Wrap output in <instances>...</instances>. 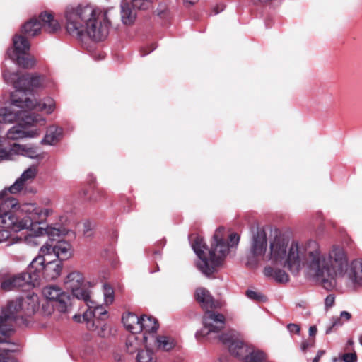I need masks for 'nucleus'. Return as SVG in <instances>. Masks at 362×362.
Listing matches in <instances>:
<instances>
[{
	"instance_id": "35",
	"label": "nucleus",
	"mask_w": 362,
	"mask_h": 362,
	"mask_svg": "<svg viewBox=\"0 0 362 362\" xmlns=\"http://www.w3.org/2000/svg\"><path fill=\"white\" fill-rule=\"evenodd\" d=\"M22 156L33 159L40 157L37 148L31 144H22Z\"/></svg>"
},
{
	"instance_id": "25",
	"label": "nucleus",
	"mask_w": 362,
	"mask_h": 362,
	"mask_svg": "<svg viewBox=\"0 0 362 362\" xmlns=\"http://www.w3.org/2000/svg\"><path fill=\"white\" fill-rule=\"evenodd\" d=\"M20 303L16 306L21 308L23 318L33 315L39 306L38 296L34 293L28 295L25 298H18Z\"/></svg>"
},
{
	"instance_id": "30",
	"label": "nucleus",
	"mask_w": 362,
	"mask_h": 362,
	"mask_svg": "<svg viewBox=\"0 0 362 362\" xmlns=\"http://www.w3.org/2000/svg\"><path fill=\"white\" fill-rule=\"evenodd\" d=\"M62 134V129L55 126H50L41 143L44 144L53 145L59 140Z\"/></svg>"
},
{
	"instance_id": "9",
	"label": "nucleus",
	"mask_w": 362,
	"mask_h": 362,
	"mask_svg": "<svg viewBox=\"0 0 362 362\" xmlns=\"http://www.w3.org/2000/svg\"><path fill=\"white\" fill-rule=\"evenodd\" d=\"M18 303V298L8 302L7 307L0 315V343L8 342V339L13 332V322L18 319L24 320L21 308L16 306Z\"/></svg>"
},
{
	"instance_id": "42",
	"label": "nucleus",
	"mask_w": 362,
	"mask_h": 362,
	"mask_svg": "<svg viewBox=\"0 0 362 362\" xmlns=\"http://www.w3.org/2000/svg\"><path fill=\"white\" fill-rule=\"evenodd\" d=\"M246 294L249 298L252 299V300H256L258 301L264 300L265 298L264 296H263L260 293H258V292H256L254 291L249 290L247 291Z\"/></svg>"
},
{
	"instance_id": "19",
	"label": "nucleus",
	"mask_w": 362,
	"mask_h": 362,
	"mask_svg": "<svg viewBox=\"0 0 362 362\" xmlns=\"http://www.w3.org/2000/svg\"><path fill=\"white\" fill-rule=\"evenodd\" d=\"M225 322L226 318L223 314L207 310L203 316V332L206 334L219 332L224 328Z\"/></svg>"
},
{
	"instance_id": "50",
	"label": "nucleus",
	"mask_w": 362,
	"mask_h": 362,
	"mask_svg": "<svg viewBox=\"0 0 362 362\" xmlns=\"http://www.w3.org/2000/svg\"><path fill=\"white\" fill-rule=\"evenodd\" d=\"M309 335L310 337L315 336L317 332V329L315 326H311L309 328Z\"/></svg>"
},
{
	"instance_id": "2",
	"label": "nucleus",
	"mask_w": 362,
	"mask_h": 362,
	"mask_svg": "<svg viewBox=\"0 0 362 362\" xmlns=\"http://www.w3.org/2000/svg\"><path fill=\"white\" fill-rule=\"evenodd\" d=\"M326 290L336 286V279H343L349 267L347 255L343 247L334 245L327 254H322L315 242L307 244V264Z\"/></svg>"
},
{
	"instance_id": "41",
	"label": "nucleus",
	"mask_w": 362,
	"mask_h": 362,
	"mask_svg": "<svg viewBox=\"0 0 362 362\" xmlns=\"http://www.w3.org/2000/svg\"><path fill=\"white\" fill-rule=\"evenodd\" d=\"M342 325L343 322H341L340 317L332 318L331 320L330 326L327 327L325 331L326 334H329V333H331L334 327H341Z\"/></svg>"
},
{
	"instance_id": "21",
	"label": "nucleus",
	"mask_w": 362,
	"mask_h": 362,
	"mask_svg": "<svg viewBox=\"0 0 362 362\" xmlns=\"http://www.w3.org/2000/svg\"><path fill=\"white\" fill-rule=\"evenodd\" d=\"M31 231H33L31 234L24 237V241L32 245H37L39 244L37 239L40 237L45 236L50 240H55L61 235V230L59 228L49 226L45 228L38 226L36 229L31 228Z\"/></svg>"
},
{
	"instance_id": "27",
	"label": "nucleus",
	"mask_w": 362,
	"mask_h": 362,
	"mask_svg": "<svg viewBox=\"0 0 362 362\" xmlns=\"http://www.w3.org/2000/svg\"><path fill=\"white\" fill-rule=\"evenodd\" d=\"M136 18V12L132 5L127 2L121 4V19L126 25H132Z\"/></svg>"
},
{
	"instance_id": "28",
	"label": "nucleus",
	"mask_w": 362,
	"mask_h": 362,
	"mask_svg": "<svg viewBox=\"0 0 362 362\" xmlns=\"http://www.w3.org/2000/svg\"><path fill=\"white\" fill-rule=\"evenodd\" d=\"M124 327L132 334L141 332L140 317L134 313H129L122 316Z\"/></svg>"
},
{
	"instance_id": "44",
	"label": "nucleus",
	"mask_w": 362,
	"mask_h": 362,
	"mask_svg": "<svg viewBox=\"0 0 362 362\" xmlns=\"http://www.w3.org/2000/svg\"><path fill=\"white\" fill-rule=\"evenodd\" d=\"M1 228L0 229V243L6 241L11 236V231H12L10 228Z\"/></svg>"
},
{
	"instance_id": "32",
	"label": "nucleus",
	"mask_w": 362,
	"mask_h": 362,
	"mask_svg": "<svg viewBox=\"0 0 362 362\" xmlns=\"http://www.w3.org/2000/svg\"><path fill=\"white\" fill-rule=\"evenodd\" d=\"M243 362H267V355L262 351L250 347V351L242 360Z\"/></svg>"
},
{
	"instance_id": "4",
	"label": "nucleus",
	"mask_w": 362,
	"mask_h": 362,
	"mask_svg": "<svg viewBox=\"0 0 362 362\" xmlns=\"http://www.w3.org/2000/svg\"><path fill=\"white\" fill-rule=\"evenodd\" d=\"M226 231L223 227L217 228L213 235L211 247L207 252L203 239L197 238L192 247L199 260L197 262L198 269L206 276H210L217 272L229 253V247L238 246L240 235L236 233L229 235V243L225 241Z\"/></svg>"
},
{
	"instance_id": "15",
	"label": "nucleus",
	"mask_w": 362,
	"mask_h": 362,
	"mask_svg": "<svg viewBox=\"0 0 362 362\" xmlns=\"http://www.w3.org/2000/svg\"><path fill=\"white\" fill-rule=\"evenodd\" d=\"M88 309L83 314V319L86 321L87 328L90 330H95L98 327L95 325L96 322H98V320H105L107 317V311L101 305H99L93 299H92L90 293L89 294V299L83 300Z\"/></svg>"
},
{
	"instance_id": "20",
	"label": "nucleus",
	"mask_w": 362,
	"mask_h": 362,
	"mask_svg": "<svg viewBox=\"0 0 362 362\" xmlns=\"http://www.w3.org/2000/svg\"><path fill=\"white\" fill-rule=\"evenodd\" d=\"M221 341L228 345V349L231 355L243 360L245 356L250 351V347L245 345L243 341L235 338V335L231 333H226L220 337Z\"/></svg>"
},
{
	"instance_id": "45",
	"label": "nucleus",
	"mask_w": 362,
	"mask_h": 362,
	"mask_svg": "<svg viewBox=\"0 0 362 362\" xmlns=\"http://www.w3.org/2000/svg\"><path fill=\"white\" fill-rule=\"evenodd\" d=\"M287 329L290 333L297 334L300 333V326L293 323L288 324L287 325Z\"/></svg>"
},
{
	"instance_id": "38",
	"label": "nucleus",
	"mask_w": 362,
	"mask_h": 362,
	"mask_svg": "<svg viewBox=\"0 0 362 362\" xmlns=\"http://www.w3.org/2000/svg\"><path fill=\"white\" fill-rule=\"evenodd\" d=\"M0 362H16V359L12 355L10 350L0 351Z\"/></svg>"
},
{
	"instance_id": "14",
	"label": "nucleus",
	"mask_w": 362,
	"mask_h": 362,
	"mask_svg": "<svg viewBox=\"0 0 362 362\" xmlns=\"http://www.w3.org/2000/svg\"><path fill=\"white\" fill-rule=\"evenodd\" d=\"M42 295L47 300L52 302L54 308L61 313H68L72 306L70 295L59 286L50 285L43 288Z\"/></svg>"
},
{
	"instance_id": "37",
	"label": "nucleus",
	"mask_w": 362,
	"mask_h": 362,
	"mask_svg": "<svg viewBox=\"0 0 362 362\" xmlns=\"http://www.w3.org/2000/svg\"><path fill=\"white\" fill-rule=\"evenodd\" d=\"M150 0H133L132 5L134 8L139 10H146L151 7Z\"/></svg>"
},
{
	"instance_id": "24",
	"label": "nucleus",
	"mask_w": 362,
	"mask_h": 362,
	"mask_svg": "<svg viewBox=\"0 0 362 362\" xmlns=\"http://www.w3.org/2000/svg\"><path fill=\"white\" fill-rule=\"evenodd\" d=\"M195 296L202 308L206 310V311L209 310V309H216L223 306V303L214 300L209 291L204 288H197L195 292Z\"/></svg>"
},
{
	"instance_id": "52",
	"label": "nucleus",
	"mask_w": 362,
	"mask_h": 362,
	"mask_svg": "<svg viewBox=\"0 0 362 362\" xmlns=\"http://www.w3.org/2000/svg\"><path fill=\"white\" fill-rule=\"evenodd\" d=\"M198 1V0H183L184 4L187 6L194 5Z\"/></svg>"
},
{
	"instance_id": "34",
	"label": "nucleus",
	"mask_w": 362,
	"mask_h": 362,
	"mask_svg": "<svg viewBox=\"0 0 362 362\" xmlns=\"http://www.w3.org/2000/svg\"><path fill=\"white\" fill-rule=\"evenodd\" d=\"M136 359L137 362H156V356L150 349L139 351Z\"/></svg>"
},
{
	"instance_id": "8",
	"label": "nucleus",
	"mask_w": 362,
	"mask_h": 362,
	"mask_svg": "<svg viewBox=\"0 0 362 362\" xmlns=\"http://www.w3.org/2000/svg\"><path fill=\"white\" fill-rule=\"evenodd\" d=\"M268 243L267 234L264 230H257L252 235L246 255V265L250 268L257 267L266 260Z\"/></svg>"
},
{
	"instance_id": "12",
	"label": "nucleus",
	"mask_w": 362,
	"mask_h": 362,
	"mask_svg": "<svg viewBox=\"0 0 362 362\" xmlns=\"http://www.w3.org/2000/svg\"><path fill=\"white\" fill-rule=\"evenodd\" d=\"M3 77L4 81L9 84H12L16 89L15 91H21L27 97V91L33 88H40L44 85L45 79L40 76L24 74L20 76L18 73H11L4 71Z\"/></svg>"
},
{
	"instance_id": "43",
	"label": "nucleus",
	"mask_w": 362,
	"mask_h": 362,
	"mask_svg": "<svg viewBox=\"0 0 362 362\" xmlns=\"http://www.w3.org/2000/svg\"><path fill=\"white\" fill-rule=\"evenodd\" d=\"M344 362H357L358 357L356 352L346 353L341 356Z\"/></svg>"
},
{
	"instance_id": "10",
	"label": "nucleus",
	"mask_w": 362,
	"mask_h": 362,
	"mask_svg": "<svg viewBox=\"0 0 362 362\" xmlns=\"http://www.w3.org/2000/svg\"><path fill=\"white\" fill-rule=\"evenodd\" d=\"M42 28L46 32L54 33L58 31L61 26L52 13L42 12L39 16V20L33 18L25 23L22 27V32L28 37H35L41 33Z\"/></svg>"
},
{
	"instance_id": "47",
	"label": "nucleus",
	"mask_w": 362,
	"mask_h": 362,
	"mask_svg": "<svg viewBox=\"0 0 362 362\" xmlns=\"http://www.w3.org/2000/svg\"><path fill=\"white\" fill-rule=\"evenodd\" d=\"M339 317L341 320L349 321L351 318V314L347 311H341Z\"/></svg>"
},
{
	"instance_id": "54",
	"label": "nucleus",
	"mask_w": 362,
	"mask_h": 362,
	"mask_svg": "<svg viewBox=\"0 0 362 362\" xmlns=\"http://www.w3.org/2000/svg\"><path fill=\"white\" fill-rule=\"evenodd\" d=\"M358 340H359V343L362 346V335H361L358 338Z\"/></svg>"
},
{
	"instance_id": "11",
	"label": "nucleus",
	"mask_w": 362,
	"mask_h": 362,
	"mask_svg": "<svg viewBox=\"0 0 362 362\" xmlns=\"http://www.w3.org/2000/svg\"><path fill=\"white\" fill-rule=\"evenodd\" d=\"M30 270L33 274H42L47 280H54L58 278L62 270V264L59 260L52 259L50 256L42 255L33 259L30 264Z\"/></svg>"
},
{
	"instance_id": "36",
	"label": "nucleus",
	"mask_w": 362,
	"mask_h": 362,
	"mask_svg": "<svg viewBox=\"0 0 362 362\" xmlns=\"http://www.w3.org/2000/svg\"><path fill=\"white\" fill-rule=\"evenodd\" d=\"M104 301L106 305H110L114 301V291L111 286L107 284L103 285Z\"/></svg>"
},
{
	"instance_id": "7",
	"label": "nucleus",
	"mask_w": 362,
	"mask_h": 362,
	"mask_svg": "<svg viewBox=\"0 0 362 362\" xmlns=\"http://www.w3.org/2000/svg\"><path fill=\"white\" fill-rule=\"evenodd\" d=\"M17 122L16 125L11 127L6 132V138L9 140L14 141L39 136L41 131L37 125H44L45 119L40 115L24 114V117Z\"/></svg>"
},
{
	"instance_id": "31",
	"label": "nucleus",
	"mask_w": 362,
	"mask_h": 362,
	"mask_svg": "<svg viewBox=\"0 0 362 362\" xmlns=\"http://www.w3.org/2000/svg\"><path fill=\"white\" fill-rule=\"evenodd\" d=\"M175 341L170 337L165 335L158 336L156 338V346L158 349L169 351L175 346Z\"/></svg>"
},
{
	"instance_id": "23",
	"label": "nucleus",
	"mask_w": 362,
	"mask_h": 362,
	"mask_svg": "<svg viewBox=\"0 0 362 362\" xmlns=\"http://www.w3.org/2000/svg\"><path fill=\"white\" fill-rule=\"evenodd\" d=\"M342 280L348 285L362 286V259L351 262Z\"/></svg>"
},
{
	"instance_id": "56",
	"label": "nucleus",
	"mask_w": 362,
	"mask_h": 362,
	"mask_svg": "<svg viewBox=\"0 0 362 362\" xmlns=\"http://www.w3.org/2000/svg\"><path fill=\"white\" fill-rule=\"evenodd\" d=\"M333 361H334V362H336V361H337V358H334V359H333Z\"/></svg>"
},
{
	"instance_id": "16",
	"label": "nucleus",
	"mask_w": 362,
	"mask_h": 362,
	"mask_svg": "<svg viewBox=\"0 0 362 362\" xmlns=\"http://www.w3.org/2000/svg\"><path fill=\"white\" fill-rule=\"evenodd\" d=\"M64 284L77 299L81 300L89 299L90 291L85 288L84 279L81 272L74 271L69 273L65 279Z\"/></svg>"
},
{
	"instance_id": "48",
	"label": "nucleus",
	"mask_w": 362,
	"mask_h": 362,
	"mask_svg": "<svg viewBox=\"0 0 362 362\" xmlns=\"http://www.w3.org/2000/svg\"><path fill=\"white\" fill-rule=\"evenodd\" d=\"M313 342H310L308 341H302V343L300 344V349L303 351H305L308 348L313 346Z\"/></svg>"
},
{
	"instance_id": "17",
	"label": "nucleus",
	"mask_w": 362,
	"mask_h": 362,
	"mask_svg": "<svg viewBox=\"0 0 362 362\" xmlns=\"http://www.w3.org/2000/svg\"><path fill=\"white\" fill-rule=\"evenodd\" d=\"M39 283V274H33L30 270V266L27 272L19 274L13 277L4 280L1 283V288L4 291H11L14 288L32 285L35 286Z\"/></svg>"
},
{
	"instance_id": "40",
	"label": "nucleus",
	"mask_w": 362,
	"mask_h": 362,
	"mask_svg": "<svg viewBox=\"0 0 362 362\" xmlns=\"http://www.w3.org/2000/svg\"><path fill=\"white\" fill-rule=\"evenodd\" d=\"M136 343V337L134 335L129 336L127 340L126 346L129 353H133L136 349L134 344Z\"/></svg>"
},
{
	"instance_id": "22",
	"label": "nucleus",
	"mask_w": 362,
	"mask_h": 362,
	"mask_svg": "<svg viewBox=\"0 0 362 362\" xmlns=\"http://www.w3.org/2000/svg\"><path fill=\"white\" fill-rule=\"evenodd\" d=\"M37 174V168L35 165L30 166L21 174L15 182L8 188L11 194H16L21 192L28 185L30 184Z\"/></svg>"
},
{
	"instance_id": "13",
	"label": "nucleus",
	"mask_w": 362,
	"mask_h": 362,
	"mask_svg": "<svg viewBox=\"0 0 362 362\" xmlns=\"http://www.w3.org/2000/svg\"><path fill=\"white\" fill-rule=\"evenodd\" d=\"M13 49L8 50L7 52L10 59L23 68H32L35 60L28 56L30 46L28 40L22 35H16L13 38Z\"/></svg>"
},
{
	"instance_id": "6",
	"label": "nucleus",
	"mask_w": 362,
	"mask_h": 362,
	"mask_svg": "<svg viewBox=\"0 0 362 362\" xmlns=\"http://www.w3.org/2000/svg\"><path fill=\"white\" fill-rule=\"evenodd\" d=\"M9 106L0 108V123L18 122L24 117V114H30L29 112L35 106L33 101L21 91H14Z\"/></svg>"
},
{
	"instance_id": "3",
	"label": "nucleus",
	"mask_w": 362,
	"mask_h": 362,
	"mask_svg": "<svg viewBox=\"0 0 362 362\" xmlns=\"http://www.w3.org/2000/svg\"><path fill=\"white\" fill-rule=\"evenodd\" d=\"M0 227L16 233L41 223L53 213L34 203L19 204L16 198L6 196V190L0 192Z\"/></svg>"
},
{
	"instance_id": "1",
	"label": "nucleus",
	"mask_w": 362,
	"mask_h": 362,
	"mask_svg": "<svg viewBox=\"0 0 362 362\" xmlns=\"http://www.w3.org/2000/svg\"><path fill=\"white\" fill-rule=\"evenodd\" d=\"M66 32L72 37L87 35L95 41L105 39L109 34L110 22L106 12L88 3L69 4L64 11Z\"/></svg>"
},
{
	"instance_id": "29",
	"label": "nucleus",
	"mask_w": 362,
	"mask_h": 362,
	"mask_svg": "<svg viewBox=\"0 0 362 362\" xmlns=\"http://www.w3.org/2000/svg\"><path fill=\"white\" fill-rule=\"evenodd\" d=\"M263 273L265 276L272 278L279 283H286L289 281V276L288 274L280 269H274L270 266L264 267Z\"/></svg>"
},
{
	"instance_id": "33",
	"label": "nucleus",
	"mask_w": 362,
	"mask_h": 362,
	"mask_svg": "<svg viewBox=\"0 0 362 362\" xmlns=\"http://www.w3.org/2000/svg\"><path fill=\"white\" fill-rule=\"evenodd\" d=\"M35 104V107L32 110L37 108L40 111H44L47 114H51L55 109V102L52 98H45L42 101L37 103L33 98L29 97Z\"/></svg>"
},
{
	"instance_id": "26",
	"label": "nucleus",
	"mask_w": 362,
	"mask_h": 362,
	"mask_svg": "<svg viewBox=\"0 0 362 362\" xmlns=\"http://www.w3.org/2000/svg\"><path fill=\"white\" fill-rule=\"evenodd\" d=\"M140 327L141 332H144V343H147V334L156 332L158 328V324L154 317L144 315L140 317Z\"/></svg>"
},
{
	"instance_id": "53",
	"label": "nucleus",
	"mask_w": 362,
	"mask_h": 362,
	"mask_svg": "<svg viewBox=\"0 0 362 362\" xmlns=\"http://www.w3.org/2000/svg\"><path fill=\"white\" fill-rule=\"evenodd\" d=\"M348 344H349V345H351H351H353V344H354V341H353L352 339H349V340L348 341Z\"/></svg>"
},
{
	"instance_id": "46",
	"label": "nucleus",
	"mask_w": 362,
	"mask_h": 362,
	"mask_svg": "<svg viewBox=\"0 0 362 362\" xmlns=\"http://www.w3.org/2000/svg\"><path fill=\"white\" fill-rule=\"evenodd\" d=\"M335 300V296L333 294L328 295L325 300V305L327 308L333 306Z\"/></svg>"
},
{
	"instance_id": "51",
	"label": "nucleus",
	"mask_w": 362,
	"mask_h": 362,
	"mask_svg": "<svg viewBox=\"0 0 362 362\" xmlns=\"http://www.w3.org/2000/svg\"><path fill=\"white\" fill-rule=\"evenodd\" d=\"M73 319L74 321L78 322H81L82 321L86 322V320H84L83 319V315H81L76 314L73 316Z\"/></svg>"
},
{
	"instance_id": "5",
	"label": "nucleus",
	"mask_w": 362,
	"mask_h": 362,
	"mask_svg": "<svg viewBox=\"0 0 362 362\" xmlns=\"http://www.w3.org/2000/svg\"><path fill=\"white\" fill-rule=\"evenodd\" d=\"M266 260L274 265H283L291 273L297 274L307 264V245L303 246L295 241L289 244L288 238L276 235L269 243Z\"/></svg>"
},
{
	"instance_id": "49",
	"label": "nucleus",
	"mask_w": 362,
	"mask_h": 362,
	"mask_svg": "<svg viewBox=\"0 0 362 362\" xmlns=\"http://www.w3.org/2000/svg\"><path fill=\"white\" fill-rule=\"evenodd\" d=\"M325 354V351L324 350H319L317 353V355L313 358V362H319L320 358Z\"/></svg>"
},
{
	"instance_id": "55",
	"label": "nucleus",
	"mask_w": 362,
	"mask_h": 362,
	"mask_svg": "<svg viewBox=\"0 0 362 362\" xmlns=\"http://www.w3.org/2000/svg\"><path fill=\"white\" fill-rule=\"evenodd\" d=\"M16 239L17 240L15 241V243H18V242L22 241V238H17Z\"/></svg>"
},
{
	"instance_id": "18",
	"label": "nucleus",
	"mask_w": 362,
	"mask_h": 362,
	"mask_svg": "<svg viewBox=\"0 0 362 362\" xmlns=\"http://www.w3.org/2000/svg\"><path fill=\"white\" fill-rule=\"evenodd\" d=\"M40 254L47 256H54L61 262L66 260L73 255L71 245L66 241H58L54 246L47 243L44 245L40 250Z\"/></svg>"
},
{
	"instance_id": "39",
	"label": "nucleus",
	"mask_w": 362,
	"mask_h": 362,
	"mask_svg": "<svg viewBox=\"0 0 362 362\" xmlns=\"http://www.w3.org/2000/svg\"><path fill=\"white\" fill-rule=\"evenodd\" d=\"M9 153L11 160L14 158L15 156H22V144H13L11 145Z\"/></svg>"
}]
</instances>
